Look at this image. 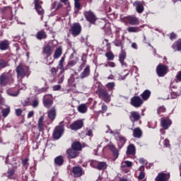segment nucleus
<instances>
[{"instance_id": "obj_31", "label": "nucleus", "mask_w": 181, "mask_h": 181, "mask_svg": "<svg viewBox=\"0 0 181 181\" xmlns=\"http://www.w3.org/2000/svg\"><path fill=\"white\" fill-rule=\"evenodd\" d=\"M9 40H8L0 41V50H8L9 49Z\"/></svg>"}, {"instance_id": "obj_37", "label": "nucleus", "mask_w": 181, "mask_h": 181, "mask_svg": "<svg viewBox=\"0 0 181 181\" xmlns=\"http://www.w3.org/2000/svg\"><path fill=\"white\" fill-rule=\"evenodd\" d=\"M141 97L144 101H146L149 100V97H151V90H145L141 94Z\"/></svg>"}, {"instance_id": "obj_62", "label": "nucleus", "mask_w": 181, "mask_h": 181, "mask_svg": "<svg viewBox=\"0 0 181 181\" xmlns=\"http://www.w3.org/2000/svg\"><path fill=\"white\" fill-rule=\"evenodd\" d=\"M176 78H177V81H181V71L177 72Z\"/></svg>"}, {"instance_id": "obj_61", "label": "nucleus", "mask_w": 181, "mask_h": 181, "mask_svg": "<svg viewBox=\"0 0 181 181\" xmlns=\"http://www.w3.org/2000/svg\"><path fill=\"white\" fill-rule=\"evenodd\" d=\"M163 145L164 146H165L166 148H168V146H170V144L168 139H165L163 141Z\"/></svg>"}, {"instance_id": "obj_7", "label": "nucleus", "mask_w": 181, "mask_h": 181, "mask_svg": "<svg viewBox=\"0 0 181 181\" xmlns=\"http://www.w3.org/2000/svg\"><path fill=\"white\" fill-rule=\"evenodd\" d=\"M69 33H71L74 37L78 36V35L81 33V25H80V23H73L69 28Z\"/></svg>"}, {"instance_id": "obj_46", "label": "nucleus", "mask_w": 181, "mask_h": 181, "mask_svg": "<svg viewBox=\"0 0 181 181\" xmlns=\"http://www.w3.org/2000/svg\"><path fill=\"white\" fill-rule=\"evenodd\" d=\"M105 57L107 59V62H112L114 59H115V56L112 53V52H107L105 54Z\"/></svg>"}, {"instance_id": "obj_25", "label": "nucleus", "mask_w": 181, "mask_h": 181, "mask_svg": "<svg viewBox=\"0 0 181 181\" xmlns=\"http://www.w3.org/2000/svg\"><path fill=\"white\" fill-rule=\"evenodd\" d=\"M90 74H91V69H90V65H87L84 68L81 74H80V77L82 79L87 78V77H88Z\"/></svg>"}, {"instance_id": "obj_17", "label": "nucleus", "mask_w": 181, "mask_h": 181, "mask_svg": "<svg viewBox=\"0 0 181 181\" xmlns=\"http://www.w3.org/2000/svg\"><path fill=\"white\" fill-rule=\"evenodd\" d=\"M44 107L50 108L53 105V96L52 95H45L43 97Z\"/></svg>"}, {"instance_id": "obj_47", "label": "nucleus", "mask_w": 181, "mask_h": 181, "mask_svg": "<svg viewBox=\"0 0 181 181\" xmlns=\"http://www.w3.org/2000/svg\"><path fill=\"white\" fill-rule=\"evenodd\" d=\"M103 26L102 27V29H105V32L106 34H107L109 36L110 35H112V30H111V28L106 27L105 23H102Z\"/></svg>"}, {"instance_id": "obj_35", "label": "nucleus", "mask_w": 181, "mask_h": 181, "mask_svg": "<svg viewBox=\"0 0 181 181\" xmlns=\"http://www.w3.org/2000/svg\"><path fill=\"white\" fill-rule=\"evenodd\" d=\"M0 110H1V113L4 118H6V117H8L11 112V107L9 106H7L6 108H4L2 106H0Z\"/></svg>"}, {"instance_id": "obj_50", "label": "nucleus", "mask_w": 181, "mask_h": 181, "mask_svg": "<svg viewBox=\"0 0 181 181\" xmlns=\"http://www.w3.org/2000/svg\"><path fill=\"white\" fill-rule=\"evenodd\" d=\"M108 106L105 103L102 104L101 110H99L100 114H105V112L107 111Z\"/></svg>"}, {"instance_id": "obj_64", "label": "nucleus", "mask_w": 181, "mask_h": 181, "mask_svg": "<svg viewBox=\"0 0 181 181\" xmlns=\"http://www.w3.org/2000/svg\"><path fill=\"white\" fill-rule=\"evenodd\" d=\"M179 94L176 92H172L171 93V98H177L178 97Z\"/></svg>"}, {"instance_id": "obj_6", "label": "nucleus", "mask_w": 181, "mask_h": 181, "mask_svg": "<svg viewBox=\"0 0 181 181\" xmlns=\"http://www.w3.org/2000/svg\"><path fill=\"white\" fill-rule=\"evenodd\" d=\"M83 16L85 17L87 22H89V23H91L92 25L95 24V22H97V16H95V13L93 12L92 11H86L83 12Z\"/></svg>"}, {"instance_id": "obj_9", "label": "nucleus", "mask_w": 181, "mask_h": 181, "mask_svg": "<svg viewBox=\"0 0 181 181\" xmlns=\"http://www.w3.org/2000/svg\"><path fill=\"white\" fill-rule=\"evenodd\" d=\"M42 4L43 1L40 0H34L35 9L40 16H41V21H43V16H45V10L42 8Z\"/></svg>"}, {"instance_id": "obj_40", "label": "nucleus", "mask_w": 181, "mask_h": 181, "mask_svg": "<svg viewBox=\"0 0 181 181\" xmlns=\"http://www.w3.org/2000/svg\"><path fill=\"white\" fill-rule=\"evenodd\" d=\"M139 170L140 171V173L138 176L139 180H142V179H145V173H144L145 167L144 165H141L139 168Z\"/></svg>"}, {"instance_id": "obj_60", "label": "nucleus", "mask_w": 181, "mask_h": 181, "mask_svg": "<svg viewBox=\"0 0 181 181\" xmlns=\"http://www.w3.org/2000/svg\"><path fill=\"white\" fill-rule=\"evenodd\" d=\"M63 81H64V76H61L58 78V84L63 83Z\"/></svg>"}, {"instance_id": "obj_33", "label": "nucleus", "mask_w": 181, "mask_h": 181, "mask_svg": "<svg viewBox=\"0 0 181 181\" xmlns=\"http://www.w3.org/2000/svg\"><path fill=\"white\" fill-rule=\"evenodd\" d=\"M136 152V148H135V145L130 144L127 146V155H135Z\"/></svg>"}, {"instance_id": "obj_39", "label": "nucleus", "mask_w": 181, "mask_h": 181, "mask_svg": "<svg viewBox=\"0 0 181 181\" xmlns=\"http://www.w3.org/2000/svg\"><path fill=\"white\" fill-rule=\"evenodd\" d=\"M64 163V159H63V156H59L54 158V164L58 166H62Z\"/></svg>"}, {"instance_id": "obj_26", "label": "nucleus", "mask_w": 181, "mask_h": 181, "mask_svg": "<svg viewBox=\"0 0 181 181\" xmlns=\"http://www.w3.org/2000/svg\"><path fill=\"white\" fill-rule=\"evenodd\" d=\"M35 37L37 40H45V39H47V34L46 31L41 30L37 33Z\"/></svg>"}, {"instance_id": "obj_18", "label": "nucleus", "mask_w": 181, "mask_h": 181, "mask_svg": "<svg viewBox=\"0 0 181 181\" xmlns=\"http://www.w3.org/2000/svg\"><path fill=\"white\" fill-rule=\"evenodd\" d=\"M144 1H135L133 3V6L136 8V11L137 13H142L144 11H145V7H144Z\"/></svg>"}, {"instance_id": "obj_28", "label": "nucleus", "mask_w": 181, "mask_h": 181, "mask_svg": "<svg viewBox=\"0 0 181 181\" xmlns=\"http://www.w3.org/2000/svg\"><path fill=\"white\" fill-rule=\"evenodd\" d=\"M71 148L78 152H81L83 151V146L80 141H74L72 143Z\"/></svg>"}, {"instance_id": "obj_34", "label": "nucleus", "mask_w": 181, "mask_h": 181, "mask_svg": "<svg viewBox=\"0 0 181 181\" xmlns=\"http://www.w3.org/2000/svg\"><path fill=\"white\" fill-rule=\"evenodd\" d=\"M113 44L116 47H121V49H124V41L116 37L115 40L113 41Z\"/></svg>"}, {"instance_id": "obj_43", "label": "nucleus", "mask_w": 181, "mask_h": 181, "mask_svg": "<svg viewBox=\"0 0 181 181\" xmlns=\"http://www.w3.org/2000/svg\"><path fill=\"white\" fill-rule=\"evenodd\" d=\"M141 28H142V26H141V27H129L127 28V32H129V33H136L138 32H141Z\"/></svg>"}, {"instance_id": "obj_44", "label": "nucleus", "mask_w": 181, "mask_h": 181, "mask_svg": "<svg viewBox=\"0 0 181 181\" xmlns=\"http://www.w3.org/2000/svg\"><path fill=\"white\" fill-rule=\"evenodd\" d=\"M6 67H9V63L4 59H0V70L6 69Z\"/></svg>"}, {"instance_id": "obj_56", "label": "nucleus", "mask_w": 181, "mask_h": 181, "mask_svg": "<svg viewBox=\"0 0 181 181\" xmlns=\"http://www.w3.org/2000/svg\"><path fill=\"white\" fill-rule=\"evenodd\" d=\"M22 112H23V111L21 108H18L16 110V115L17 117H21V115H22Z\"/></svg>"}, {"instance_id": "obj_14", "label": "nucleus", "mask_w": 181, "mask_h": 181, "mask_svg": "<svg viewBox=\"0 0 181 181\" xmlns=\"http://www.w3.org/2000/svg\"><path fill=\"white\" fill-rule=\"evenodd\" d=\"M170 179V173L160 172L155 178V181H168Z\"/></svg>"}, {"instance_id": "obj_59", "label": "nucleus", "mask_w": 181, "mask_h": 181, "mask_svg": "<svg viewBox=\"0 0 181 181\" xmlns=\"http://www.w3.org/2000/svg\"><path fill=\"white\" fill-rule=\"evenodd\" d=\"M50 71H51V74L52 76H56V74H57V69H56V68H54V67H52Z\"/></svg>"}, {"instance_id": "obj_11", "label": "nucleus", "mask_w": 181, "mask_h": 181, "mask_svg": "<svg viewBox=\"0 0 181 181\" xmlns=\"http://www.w3.org/2000/svg\"><path fill=\"white\" fill-rule=\"evenodd\" d=\"M64 132V127L63 126H57L54 128L53 134H52L54 139H60Z\"/></svg>"}, {"instance_id": "obj_45", "label": "nucleus", "mask_w": 181, "mask_h": 181, "mask_svg": "<svg viewBox=\"0 0 181 181\" xmlns=\"http://www.w3.org/2000/svg\"><path fill=\"white\" fill-rule=\"evenodd\" d=\"M62 53H63V51L62 49V47L57 48L54 53V59H59V57L62 56Z\"/></svg>"}, {"instance_id": "obj_49", "label": "nucleus", "mask_w": 181, "mask_h": 181, "mask_svg": "<svg viewBox=\"0 0 181 181\" xmlns=\"http://www.w3.org/2000/svg\"><path fill=\"white\" fill-rule=\"evenodd\" d=\"M90 166H91L93 169H97L98 166V161L95 160H90Z\"/></svg>"}, {"instance_id": "obj_57", "label": "nucleus", "mask_w": 181, "mask_h": 181, "mask_svg": "<svg viewBox=\"0 0 181 181\" xmlns=\"http://www.w3.org/2000/svg\"><path fill=\"white\" fill-rule=\"evenodd\" d=\"M39 105V100L38 99H35L33 100V107L34 108H36Z\"/></svg>"}, {"instance_id": "obj_13", "label": "nucleus", "mask_w": 181, "mask_h": 181, "mask_svg": "<svg viewBox=\"0 0 181 181\" xmlns=\"http://www.w3.org/2000/svg\"><path fill=\"white\" fill-rule=\"evenodd\" d=\"M129 118L131 122H132L133 125H134L135 122H138V121L141 119V114L139 112L132 111L129 112Z\"/></svg>"}, {"instance_id": "obj_36", "label": "nucleus", "mask_w": 181, "mask_h": 181, "mask_svg": "<svg viewBox=\"0 0 181 181\" xmlns=\"http://www.w3.org/2000/svg\"><path fill=\"white\" fill-rule=\"evenodd\" d=\"M133 136L134 138H138V139L142 136V130L141 129V128L137 127L133 129Z\"/></svg>"}, {"instance_id": "obj_52", "label": "nucleus", "mask_w": 181, "mask_h": 181, "mask_svg": "<svg viewBox=\"0 0 181 181\" xmlns=\"http://www.w3.org/2000/svg\"><path fill=\"white\" fill-rule=\"evenodd\" d=\"M162 112H166V107H165V106H160L157 109V114L158 115H160L162 114Z\"/></svg>"}, {"instance_id": "obj_19", "label": "nucleus", "mask_w": 181, "mask_h": 181, "mask_svg": "<svg viewBox=\"0 0 181 181\" xmlns=\"http://www.w3.org/2000/svg\"><path fill=\"white\" fill-rule=\"evenodd\" d=\"M66 154L68 155V159H76V158L79 156L80 152L71 147L66 150Z\"/></svg>"}, {"instance_id": "obj_32", "label": "nucleus", "mask_w": 181, "mask_h": 181, "mask_svg": "<svg viewBox=\"0 0 181 181\" xmlns=\"http://www.w3.org/2000/svg\"><path fill=\"white\" fill-rule=\"evenodd\" d=\"M172 48L173 49L174 52H180L181 50V39L175 41L172 45Z\"/></svg>"}, {"instance_id": "obj_2", "label": "nucleus", "mask_w": 181, "mask_h": 181, "mask_svg": "<svg viewBox=\"0 0 181 181\" xmlns=\"http://www.w3.org/2000/svg\"><path fill=\"white\" fill-rule=\"evenodd\" d=\"M15 79L13 75L8 72H4L0 75V87H6L8 85L13 84Z\"/></svg>"}, {"instance_id": "obj_21", "label": "nucleus", "mask_w": 181, "mask_h": 181, "mask_svg": "<svg viewBox=\"0 0 181 181\" xmlns=\"http://www.w3.org/2000/svg\"><path fill=\"white\" fill-rule=\"evenodd\" d=\"M127 59V52H125V49H122L121 52L119 55V62L121 63L122 66H124V67H127L128 66L127 63H125V59Z\"/></svg>"}, {"instance_id": "obj_20", "label": "nucleus", "mask_w": 181, "mask_h": 181, "mask_svg": "<svg viewBox=\"0 0 181 181\" xmlns=\"http://www.w3.org/2000/svg\"><path fill=\"white\" fill-rule=\"evenodd\" d=\"M84 125L83 120H76L71 125L70 128L72 131H78V129H81Z\"/></svg>"}, {"instance_id": "obj_12", "label": "nucleus", "mask_w": 181, "mask_h": 181, "mask_svg": "<svg viewBox=\"0 0 181 181\" xmlns=\"http://www.w3.org/2000/svg\"><path fill=\"white\" fill-rule=\"evenodd\" d=\"M130 104L135 108H139L144 104V100L139 96H134L130 100Z\"/></svg>"}, {"instance_id": "obj_1", "label": "nucleus", "mask_w": 181, "mask_h": 181, "mask_svg": "<svg viewBox=\"0 0 181 181\" xmlns=\"http://www.w3.org/2000/svg\"><path fill=\"white\" fill-rule=\"evenodd\" d=\"M65 59L66 57H62L59 62L58 66L59 69L61 70V73H64L66 70H69V69H71V67H73V66H76V63H78V57L76 56V51H74V53L69 56L67 65L64 67L63 64L64 63Z\"/></svg>"}, {"instance_id": "obj_30", "label": "nucleus", "mask_w": 181, "mask_h": 181, "mask_svg": "<svg viewBox=\"0 0 181 181\" xmlns=\"http://www.w3.org/2000/svg\"><path fill=\"white\" fill-rule=\"evenodd\" d=\"M15 169H8L7 171V177L13 180L18 179V175L15 173Z\"/></svg>"}, {"instance_id": "obj_42", "label": "nucleus", "mask_w": 181, "mask_h": 181, "mask_svg": "<svg viewBox=\"0 0 181 181\" xmlns=\"http://www.w3.org/2000/svg\"><path fill=\"white\" fill-rule=\"evenodd\" d=\"M107 163L105 162H99L98 163V167H97V170H105V169H107Z\"/></svg>"}, {"instance_id": "obj_22", "label": "nucleus", "mask_w": 181, "mask_h": 181, "mask_svg": "<svg viewBox=\"0 0 181 181\" xmlns=\"http://www.w3.org/2000/svg\"><path fill=\"white\" fill-rule=\"evenodd\" d=\"M132 162L126 160L123 161L121 163V170H123V172H125V173H128L129 172V170H128V168H132Z\"/></svg>"}, {"instance_id": "obj_3", "label": "nucleus", "mask_w": 181, "mask_h": 181, "mask_svg": "<svg viewBox=\"0 0 181 181\" xmlns=\"http://www.w3.org/2000/svg\"><path fill=\"white\" fill-rule=\"evenodd\" d=\"M96 94H98L100 100H103L105 103H110L111 101V95L108 93V90L103 86H99L96 90Z\"/></svg>"}, {"instance_id": "obj_63", "label": "nucleus", "mask_w": 181, "mask_h": 181, "mask_svg": "<svg viewBox=\"0 0 181 181\" xmlns=\"http://www.w3.org/2000/svg\"><path fill=\"white\" fill-rule=\"evenodd\" d=\"M34 90H35V92L37 94H41V90H40V88H39V87H37V86H34Z\"/></svg>"}, {"instance_id": "obj_54", "label": "nucleus", "mask_w": 181, "mask_h": 181, "mask_svg": "<svg viewBox=\"0 0 181 181\" xmlns=\"http://www.w3.org/2000/svg\"><path fill=\"white\" fill-rule=\"evenodd\" d=\"M29 158H25L22 160L23 166H25L26 168H28V166H29Z\"/></svg>"}, {"instance_id": "obj_55", "label": "nucleus", "mask_w": 181, "mask_h": 181, "mask_svg": "<svg viewBox=\"0 0 181 181\" xmlns=\"http://www.w3.org/2000/svg\"><path fill=\"white\" fill-rule=\"evenodd\" d=\"M177 35H176V33H175L174 32H172L170 34V40H175V39H177Z\"/></svg>"}, {"instance_id": "obj_58", "label": "nucleus", "mask_w": 181, "mask_h": 181, "mask_svg": "<svg viewBox=\"0 0 181 181\" xmlns=\"http://www.w3.org/2000/svg\"><path fill=\"white\" fill-rule=\"evenodd\" d=\"M62 88V86L60 85H55L52 87L53 91H59Z\"/></svg>"}, {"instance_id": "obj_48", "label": "nucleus", "mask_w": 181, "mask_h": 181, "mask_svg": "<svg viewBox=\"0 0 181 181\" xmlns=\"http://www.w3.org/2000/svg\"><path fill=\"white\" fill-rule=\"evenodd\" d=\"M107 88H108L109 91H112L115 88V82H109L106 84Z\"/></svg>"}, {"instance_id": "obj_5", "label": "nucleus", "mask_w": 181, "mask_h": 181, "mask_svg": "<svg viewBox=\"0 0 181 181\" xmlns=\"http://www.w3.org/2000/svg\"><path fill=\"white\" fill-rule=\"evenodd\" d=\"M42 53L45 54V60H47L46 64L47 66H50L52 64L53 60L52 59V47L49 45H46L42 49Z\"/></svg>"}, {"instance_id": "obj_8", "label": "nucleus", "mask_w": 181, "mask_h": 181, "mask_svg": "<svg viewBox=\"0 0 181 181\" xmlns=\"http://www.w3.org/2000/svg\"><path fill=\"white\" fill-rule=\"evenodd\" d=\"M168 71L169 68L163 64H159L156 67V73L158 77H165Z\"/></svg>"}, {"instance_id": "obj_15", "label": "nucleus", "mask_w": 181, "mask_h": 181, "mask_svg": "<svg viewBox=\"0 0 181 181\" xmlns=\"http://www.w3.org/2000/svg\"><path fill=\"white\" fill-rule=\"evenodd\" d=\"M72 173L74 177H81L83 175L86 174V172L83 170V168L81 166H74L72 168Z\"/></svg>"}, {"instance_id": "obj_16", "label": "nucleus", "mask_w": 181, "mask_h": 181, "mask_svg": "<svg viewBox=\"0 0 181 181\" xmlns=\"http://www.w3.org/2000/svg\"><path fill=\"white\" fill-rule=\"evenodd\" d=\"M160 125L163 129H169L170 125H172V120L169 117H161Z\"/></svg>"}, {"instance_id": "obj_23", "label": "nucleus", "mask_w": 181, "mask_h": 181, "mask_svg": "<svg viewBox=\"0 0 181 181\" xmlns=\"http://www.w3.org/2000/svg\"><path fill=\"white\" fill-rule=\"evenodd\" d=\"M37 129L40 132L45 131V115L40 117L37 121Z\"/></svg>"}, {"instance_id": "obj_38", "label": "nucleus", "mask_w": 181, "mask_h": 181, "mask_svg": "<svg viewBox=\"0 0 181 181\" xmlns=\"http://www.w3.org/2000/svg\"><path fill=\"white\" fill-rule=\"evenodd\" d=\"M81 62L82 63L79 66L80 70H83V68H84L86 66V64H87V54H82Z\"/></svg>"}, {"instance_id": "obj_41", "label": "nucleus", "mask_w": 181, "mask_h": 181, "mask_svg": "<svg viewBox=\"0 0 181 181\" xmlns=\"http://www.w3.org/2000/svg\"><path fill=\"white\" fill-rule=\"evenodd\" d=\"M87 110V105L86 104H81L78 107V112H81V114H86Z\"/></svg>"}, {"instance_id": "obj_4", "label": "nucleus", "mask_w": 181, "mask_h": 181, "mask_svg": "<svg viewBox=\"0 0 181 181\" xmlns=\"http://www.w3.org/2000/svg\"><path fill=\"white\" fill-rule=\"evenodd\" d=\"M16 71L17 73V77H20L21 78H25V77H29L30 76L29 67L23 68L22 65H18L16 69Z\"/></svg>"}, {"instance_id": "obj_51", "label": "nucleus", "mask_w": 181, "mask_h": 181, "mask_svg": "<svg viewBox=\"0 0 181 181\" xmlns=\"http://www.w3.org/2000/svg\"><path fill=\"white\" fill-rule=\"evenodd\" d=\"M7 94H8V95H11L12 97H16V96H18V95L19 94V93H18V91H16V90H7Z\"/></svg>"}, {"instance_id": "obj_53", "label": "nucleus", "mask_w": 181, "mask_h": 181, "mask_svg": "<svg viewBox=\"0 0 181 181\" xmlns=\"http://www.w3.org/2000/svg\"><path fill=\"white\" fill-rule=\"evenodd\" d=\"M74 81H76V78L73 75H71L69 78L68 79V84L69 86H76L74 84Z\"/></svg>"}, {"instance_id": "obj_10", "label": "nucleus", "mask_w": 181, "mask_h": 181, "mask_svg": "<svg viewBox=\"0 0 181 181\" xmlns=\"http://www.w3.org/2000/svg\"><path fill=\"white\" fill-rule=\"evenodd\" d=\"M124 22L126 25L136 26L139 25V18L135 16H128L124 18Z\"/></svg>"}, {"instance_id": "obj_24", "label": "nucleus", "mask_w": 181, "mask_h": 181, "mask_svg": "<svg viewBox=\"0 0 181 181\" xmlns=\"http://www.w3.org/2000/svg\"><path fill=\"white\" fill-rule=\"evenodd\" d=\"M56 115H57L56 107H53L52 108H51L47 111V117L52 122H53V121L56 119Z\"/></svg>"}, {"instance_id": "obj_27", "label": "nucleus", "mask_w": 181, "mask_h": 181, "mask_svg": "<svg viewBox=\"0 0 181 181\" xmlns=\"http://www.w3.org/2000/svg\"><path fill=\"white\" fill-rule=\"evenodd\" d=\"M127 142V138L123 136L122 135H119L117 136V146L119 149L122 148V146L125 145V143Z\"/></svg>"}, {"instance_id": "obj_29", "label": "nucleus", "mask_w": 181, "mask_h": 181, "mask_svg": "<svg viewBox=\"0 0 181 181\" xmlns=\"http://www.w3.org/2000/svg\"><path fill=\"white\" fill-rule=\"evenodd\" d=\"M108 148L111 152L113 153V156L117 159L118 156H119V151H118V148L115 147V145L114 144H109Z\"/></svg>"}]
</instances>
